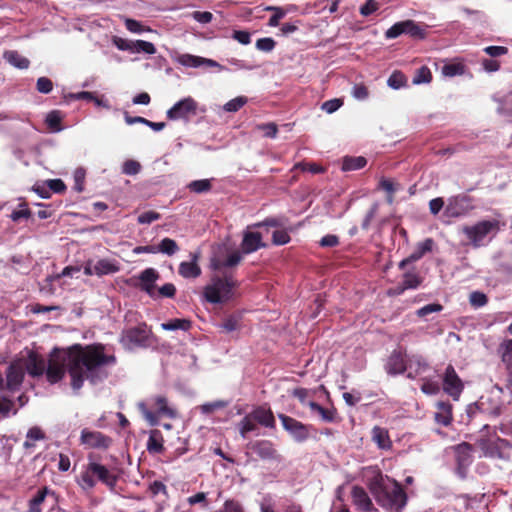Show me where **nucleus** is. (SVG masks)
Instances as JSON below:
<instances>
[{
  "label": "nucleus",
  "mask_w": 512,
  "mask_h": 512,
  "mask_svg": "<svg viewBox=\"0 0 512 512\" xmlns=\"http://www.w3.org/2000/svg\"><path fill=\"white\" fill-rule=\"evenodd\" d=\"M4 58L13 66L19 69H26L29 67L30 61L20 55L17 51L11 50L4 53Z\"/></svg>",
  "instance_id": "37"
},
{
  "label": "nucleus",
  "mask_w": 512,
  "mask_h": 512,
  "mask_svg": "<svg viewBox=\"0 0 512 512\" xmlns=\"http://www.w3.org/2000/svg\"><path fill=\"white\" fill-rule=\"evenodd\" d=\"M371 433L372 440L379 449L389 450L392 448V441L386 428L374 426Z\"/></svg>",
  "instance_id": "26"
},
{
  "label": "nucleus",
  "mask_w": 512,
  "mask_h": 512,
  "mask_svg": "<svg viewBox=\"0 0 512 512\" xmlns=\"http://www.w3.org/2000/svg\"><path fill=\"white\" fill-rule=\"evenodd\" d=\"M62 119L63 116L61 111L53 110L47 114L45 122L52 131L59 132L62 130Z\"/></svg>",
  "instance_id": "42"
},
{
  "label": "nucleus",
  "mask_w": 512,
  "mask_h": 512,
  "mask_svg": "<svg viewBox=\"0 0 512 512\" xmlns=\"http://www.w3.org/2000/svg\"><path fill=\"white\" fill-rule=\"evenodd\" d=\"M134 50L133 53H145V54H155L156 47L153 43L145 41V40H134Z\"/></svg>",
  "instance_id": "45"
},
{
  "label": "nucleus",
  "mask_w": 512,
  "mask_h": 512,
  "mask_svg": "<svg viewBox=\"0 0 512 512\" xmlns=\"http://www.w3.org/2000/svg\"><path fill=\"white\" fill-rule=\"evenodd\" d=\"M192 326V323L188 319H171L167 322L161 324L162 329L164 330H183L188 331Z\"/></svg>",
  "instance_id": "40"
},
{
  "label": "nucleus",
  "mask_w": 512,
  "mask_h": 512,
  "mask_svg": "<svg viewBox=\"0 0 512 512\" xmlns=\"http://www.w3.org/2000/svg\"><path fill=\"white\" fill-rule=\"evenodd\" d=\"M187 502L191 506L200 504L202 506V508H204V509L209 508V501L207 499V494L204 492H198V493L188 497Z\"/></svg>",
  "instance_id": "58"
},
{
  "label": "nucleus",
  "mask_w": 512,
  "mask_h": 512,
  "mask_svg": "<svg viewBox=\"0 0 512 512\" xmlns=\"http://www.w3.org/2000/svg\"><path fill=\"white\" fill-rule=\"evenodd\" d=\"M309 408L320 415L321 419L325 422H334L336 418V410L335 409H327L321 406L320 404L310 401L308 403Z\"/></svg>",
  "instance_id": "36"
},
{
  "label": "nucleus",
  "mask_w": 512,
  "mask_h": 512,
  "mask_svg": "<svg viewBox=\"0 0 512 512\" xmlns=\"http://www.w3.org/2000/svg\"><path fill=\"white\" fill-rule=\"evenodd\" d=\"M156 249L157 253L160 252L168 256H172L179 250V246L175 240L166 237L160 241L158 246H156Z\"/></svg>",
  "instance_id": "41"
},
{
  "label": "nucleus",
  "mask_w": 512,
  "mask_h": 512,
  "mask_svg": "<svg viewBox=\"0 0 512 512\" xmlns=\"http://www.w3.org/2000/svg\"><path fill=\"white\" fill-rule=\"evenodd\" d=\"M408 364L400 351H393L388 358L386 371L388 374L397 375L406 371Z\"/></svg>",
  "instance_id": "21"
},
{
  "label": "nucleus",
  "mask_w": 512,
  "mask_h": 512,
  "mask_svg": "<svg viewBox=\"0 0 512 512\" xmlns=\"http://www.w3.org/2000/svg\"><path fill=\"white\" fill-rule=\"evenodd\" d=\"M432 81V73L427 66H421L416 70L413 78L414 84L430 83Z\"/></svg>",
  "instance_id": "46"
},
{
  "label": "nucleus",
  "mask_w": 512,
  "mask_h": 512,
  "mask_svg": "<svg viewBox=\"0 0 512 512\" xmlns=\"http://www.w3.org/2000/svg\"><path fill=\"white\" fill-rule=\"evenodd\" d=\"M500 230V222L496 219L482 220L471 226H464L462 232L466 235L474 248L484 245L486 237H495Z\"/></svg>",
  "instance_id": "5"
},
{
  "label": "nucleus",
  "mask_w": 512,
  "mask_h": 512,
  "mask_svg": "<svg viewBox=\"0 0 512 512\" xmlns=\"http://www.w3.org/2000/svg\"><path fill=\"white\" fill-rule=\"evenodd\" d=\"M178 62L186 67H199L203 65V58L191 54H182L178 57Z\"/></svg>",
  "instance_id": "47"
},
{
  "label": "nucleus",
  "mask_w": 512,
  "mask_h": 512,
  "mask_svg": "<svg viewBox=\"0 0 512 512\" xmlns=\"http://www.w3.org/2000/svg\"><path fill=\"white\" fill-rule=\"evenodd\" d=\"M242 315L241 313H233L228 315L220 324L225 332L230 333L239 330L241 327Z\"/></svg>",
  "instance_id": "35"
},
{
  "label": "nucleus",
  "mask_w": 512,
  "mask_h": 512,
  "mask_svg": "<svg viewBox=\"0 0 512 512\" xmlns=\"http://www.w3.org/2000/svg\"><path fill=\"white\" fill-rule=\"evenodd\" d=\"M89 469L93 476L96 477L99 481L110 488H114L117 483V477L113 475L106 466L96 462H90Z\"/></svg>",
  "instance_id": "20"
},
{
  "label": "nucleus",
  "mask_w": 512,
  "mask_h": 512,
  "mask_svg": "<svg viewBox=\"0 0 512 512\" xmlns=\"http://www.w3.org/2000/svg\"><path fill=\"white\" fill-rule=\"evenodd\" d=\"M242 260L241 253L239 251H234L224 260H219L213 263V267L216 270H221L222 268H232L237 266Z\"/></svg>",
  "instance_id": "38"
},
{
  "label": "nucleus",
  "mask_w": 512,
  "mask_h": 512,
  "mask_svg": "<svg viewBox=\"0 0 512 512\" xmlns=\"http://www.w3.org/2000/svg\"><path fill=\"white\" fill-rule=\"evenodd\" d=\"M149 402L156 408V412L150 410L146 402H139L138 409L151 425L158 423L159 416H167L169 418L177 416L176 410L168 405V400L164 395L151 396Z\"/></svg>",
  "instance_id": "6"
},
{
  "label": "nucleus",
  "mask_w": 512,
  "mask_h": 512,
  "mask_svg": "<svg viewBox=\"0 0 512 512\" xmlns=\"http://www.w3.org/2000/svg\"><path fill=\"white\" fill-rule=\"evenodd\" d=\"M247 103V98L244 96H238L231 99L224 105V110L227 112H237Z\"/></svg>",
  "instance_id": "52"
},
{
  "label": "nucleus",
  "mask_w": 512,
  "mask_h": 512,
  "mask_svg": "<svg viewBox=\"0 0 512 512\" xmlns=\"http://www.w3.org/2000/svg\"><path fill=\"white\" fill-rule=\"evenodd\" d=\"M150 333L147 324L143 322L135 327L124 329L120 336V343L128 350L145 347L148 344Z\"/></svg>",
  "instance_id": "8"
},
{
  "label": "nucleus",
  "mask_w": 512,
  "mask_h": 512,
  "mask_svg": "<svg viewBox=\"0 0 512 512\" xmlns=\"http://www.w3.org/2000/svg\"><path fill=\"white\" fill-rule=\"evenodd\" d=\"M187 187L191 192L201 194L209 192L212 189V183L209 179L194 180Z\"/></svg>",
  "instance_id": "43"
},
{
  "label": "nucleus",
  "mask_w": 512,
  "mask_h": 512,
  "mask_svg": "<svg viewBox=\"0 0 512 512\" xmlns=\"http://www.w3.org/2000/svg\"><path fill=\"white\" fill-rule=\"evenodd\" d=\"M21 209L19 210H14L11 215H10V218L12 219V221L14 222H17L19 221L20 219L24 218V219H28L31 217L32 215V212L31 210L28 208V204L26 202H22L20 205Z\"/></svg>",
  "instance_id": "54"
},
{
  "label": "nucleus",
  "mask_w": 512,
  "mask_h": 512,
  "mask_svg": "<svg viewBox=\"0 0 512 512\" xmlns=\"http://www.w3.org/2000/svg\"><path fill=\"white\" fill-rule=\"evenodd\" d=\"M238 285V281L232 274L224 273L222 277L216 276L212 278V283L204 287L203 295L209 303H225L232 299L233 290Z\"/></svg>",
  "instance_id": "3"
},
{
  "label": "nucleus",
  "mask_w": 512,
  "mask_h": 512,
  "mask_svg": "<svg viewBox=\"0 0 512 512\" xmlns=\"http://www.w3.org/2000/svg\"><path fill=\"white\" fill-rule=\"evenodd\" d=\"M456 462V474L461 478L465 479L469 467L473 462V451L474 447L468 442H462L452 447Z\"/></svg>",
  "instance_id": "10"
},
{
  "label": "nucleus",
  "mask_w": 512,
  "mask_h": 512,
  "mask_svg": "<svg viewBox=\"0 0 512 512\" xmlns=\"http://www.w3.org/2000/svg\"><path fill=\"white\" fill-rule=\"evenodd\" d=\"M250 415L258 424L267 428H275V417L270 408L258 406L250 412Z\"/></svg>",
  "instance_id": "23"
},
{
  "label": "nucleus",
  "mask_w": 512,
  "mask_h": 512,
  "mask_svg": "<svg viewBox=\"0 0 512 512\" xmlns=\"http://www.w3.org/2000/svg\"><path fill=\"white\" fill-rule=\"evenodd\" d=\"M353 503L363 511H370L372 501L366 491L360 486H354L351 491Z\"/></svg>",
  "instance_id": "27"
},
{
  "label": "nucleus",
  "mask_w": 512,
  "mask_h": 512,
  "mask_svg": "<svg viewBox=\"0 0 512 512\" xmlns=\"http://www.w3.org/2000/svg\"><path fill=\"white\" fill-rule=\"evenodd\" d=\"M434 246V240L427 238L416 245L415 250L410 254V259L414 262L420 260L426 253L431 252Z\"/></svg>",
  "instance_id": "34"
},
{
  "label": "nucleus",
  "mask_w": 512,
  "mask_h": 512,
  "mask_svg": "<svg viewBox=\"0 0 512 512\" xmlns=\"http://www.w3.org/2000/svg\"><path fill=\"white\" fill-rule=\"evenodd\" d=\"M158 278L159 273L154 268H146L138 276L140 281L139 289L146 292L151 298L156 299L155 282Z\"/></svg>",
  "instance_id": "16"
},
{
  "label": "nucleus",
  "mask_w": 512,
  "mask_h": 512,
  "mask_svg": "<svg viewBox=\"0 0 512 512\" xmlns=\"http://www.w3.org/2000/svg\"><path fill=\"white\" fill-rule=\"evenodd\" d=\"M406 82L407 79L405 75L399 71L393 72L387 81L388 85L393 89H399L401 87H404L406 85Z\"/></svg>",
  "instance_id": "50"
},
{
  "label": "nucleus",
  "mask_w": 512,
  "mask_h": 512,
  "mask_svg": "<svg viewBox=\"0 0 512 512\" xmlns=\"http://www.w3.org/2000/svg\"><path fill=\"white\" fill-rule=\"evenodd\" d=\"M247 448L264 461L280 463L283 460L275 444L270 440H255L247 444Z\"/></svg>",
  "instance_id": "11"
},
{
  "label": "nucleus",
  "mask_w": 512,
  "mask_h": 512,
  "mask_svg": "<svg viewBox=\"0 0 512 512\" xmlns=\"http://www.w3.org/2000/svg\"><path fill=\"white\" fill-rule=\"evenodd\" d=\"M241 251L244 254H251L261 248H266V243L262 240L260 232L246 231L243 234L241 242Z\"/></svg>",
  "instance_id": "17"
},
{
  "label": "nucleus",
  "mask_w": 512,
  "mask_h": 512,
  "mask_svg": "<svg viewBox=\"0 0 512 512\" xmlns=\"http://www.w3.org/2000/svg\"><path fill=\"white\" fill-rule=\"evenodd\" d=\"M265 10L273 11L274 14L270 17L268 25L276 27L279 25V21L285 16L286 12L281 7L268 6Z\"/></svg>",
  "instance_id": "55"
},
{
  "label": "nucleus",
  "mask_w": 512,
  "mask_h": 512,
  "mask_svg": "<svg viewBox=\"0 0 512 512\" xmlns=\"http://www.w3.org/2000/svg\"><path fill=\"white\" fill-rule=\"evenodd\" d=\"M367 164V160L363 156H346L342 161V170L343 171H354L359 170L365 167Z\"/></svg>",
  "instance_id": "33"
},
{
  "label": "nucleus",
  "mask_w": 512,
  "mask_h": 512,
  "mask_svg": "<svg viewBox=\"0 0 512 512\" xmlns=\"http://www.w3.org/2000/svg\"><path fill=\"white\" fill-rule=\"evenodd\" d=\"M45 359L34 351H30L25 362V369L32 377H39L45 373Z\"/></svg>",
  "instance_id": "19"
},
{
  "label": "nucleus",
  "mask_w": 512,
  "mask_h": 512,
  "mask_svg": "<svg viewBox=\"0 0 512 512\" xmlns=\"http://www.w3.org/2000/svg\"><path fill=\"white\" fill-rule=\"evenodd\" d=\"M474 209V198L465 193H461L448 199L444 214L449 218H458L467 215Z\"/></svg>",
  "instance_id": "9"
},
{
  "label": "nucleus",
  "mask_w": 512,
  "mask_h": 512,
  "mask_svg": "<svg viewBox=\"0 0 512 512\" xmlns=\"http://www.w3.org/2000/svg\"><path fill=\"white\" fill-rule=\"evenodd\" d=\"M81 442L90 448L107 449L112 444V439L102 432L83 429L81 432Z\"/></svg>",
  "instance_id": "15"
},
{
  "label": "nucleus",
  "mask_w": 512,
  "mask_h": 512,
  "mask_svg": "<svg viewBox=\"0 0 512 512\" xmlns=\"http://www.w3.org/2000/svg\"><path fill=\"white\" fill-rule=\"evenodd\" d=\"M112 42L119 50L129 51V52L133 53L134 40H128V39H124V38H121L118 36H114L112 39Z\"/></svg>",
  "instance_id": "59"
},
{
  "label": "nucleus",
  "mask_w": 512,
  "mask_h": 512,
  "mask_svg": "<svg viewBox=\"0 0 512 512\" xmlns=\"http://www.w3.org/2000/svg\"><path fill=\"white\" fill-rule=\"evenodd\" d=\"M196 112L197 102L193 98L187 97L178 101L167 111V118L169 120H188L190 116L196 115Z\"/></svg>",
  "instance_id": "14"
},
{
  "label": "nucleus",
  "mask_w": 512,
  "mask_h": 512,
  "mask_svg": "<svg viewBox=\"0 0 512 512\" xmlns=\"http://www.w3.org/2000/svg\"><path fill=\"white\" fill-rule=\"evenodd\" d=\"M434 420L437 424L448 427L452 424L453 405L449 401H438L435 405Z\"/></svg>",
  "instance_id": "18"
},
{
  "label": "nucleus",
  "mask_w": 512,
  "mask_h": 512,
  "mask_svg": "<svg viewBox=\"0 0 512 512\" xmlns=\"http://www.w3.org/2000/svg\"><path fill=\"white\" fill-rule=\"evenodd\" d=\"M428 26L417 23L414 20H404L393 24L386 32L387 39H395L402 34H407L415 40H424L427 37Z\"/></svg>",
  "instance_id": "7"
},
{
  "label": "nucleus",
  "mask_w": 512,
  "mask_h": 512,
  "mask_svg": "<svg viewBox=\"0 0 512 512\" xmlns=\"http://www.w3.org/2000/svg\"><path fill=\"white\" fill-rule=\"evenodd\" d=\"M141 164L133 159L126 160L122 165V173L125 175H137L141 171Z\"/></svg>",
  "instance_id": "51"
},
{
  "label": "nucleus",
  "mask_w": 512,
  "mask_h": 512,
  "mask_svg": "<svg viewBox=\"0 0 512 512\" xmlns=\"http://www.w3.org/2000/svg\"><path fill=\"white\" fill-rule=\"evenodd\" d=\"M408 367L413 369L415 367V373H421L428 368V363L422 356H412L409 359Z\"/></svg>",
  "instance_id": "53"
},
{
  "label": "nucleus",
  "mask_w": 512,
  "mask_h": 512,
  "mask_svg": "<svg viewBox=\"0 0 512 512\" xmlns=\"http://www.w3.org/2000/svg\"><path fill=\"white\" fill-rule=\"evenodd\" d=\"M26 438L23 446L26 449H30L35 447V441L44 440L46 435L40 427L34 426L28 430Z\"/></svg>",
  "instance_id": "39"
},
{
  "label": "nucleus",
  "mask_w": 512,
  "mask_h": 512,
  "mask_svg": "<svg viewBox=\"0 0 512 512\" xmlns=\"http://www.w3.org/2000/svg\"><path fill=\"white\" fill-rule=\"evenodd\" d=\"M161 218V214L156 211H146L138 216L139 224H151Z\"/></svg>",
  "instance_id": "62"
},
{
  "label": "nucleus",
  "mask_w": 512,
  "mask_h": 512,
  "mask_svg": "<svg viewBox=\"0 0 512 512\" xmlns=\"http://www.w3.org/2000/svg\"><path fill=\"white\" fill-rule=\"evenodd\" d=\"M500 350L502 351L501 359L507 374V387L512 389V339L505 340L500 345Z\"/></svg>",
  "instance_id": "22"
},
{
  "label": "nucleus",
  "mask_w": 512,
  "mask_h": 512,
  "mask_svg": "<svg viewBox=\"0 0 512 512\" xmlns=\"http://www.w3.org/2000/svg\"><path fill=\"white\" fill-rule=\"evenodd\" d=\"M164 439L160 430L153 429L149 433L147 450L149 453L160 454L164 451Z\"/></svg>",
  "instance_id": "31"
},
{
  "label": "nucleus",
  "mask_w": 512,
  "mask_h": 512,
  "mask_svg": "<svg viewBox=\"0 0 512 512\" xmlns=\"http://www.w3.org/2000/svg\"><path fill=\"white\" fill-rule=\"evenodd\" d=\"M497 111L499 114L512 116V91L499 100Z\"/></svg>",
  "instance_id": "48"
},
{
  "label": "nucleus",
  "mask_w": 512,
  "mask_h": 512,
  "mask_svg": "<svg viewBox=\"0 0 512 512\" xmlns=\"http://www.w3.org/2000/svg\"><path fill=\"white\" fill-rule=\"evenodd\" d=\"M36 88L38 92L48 94L53 89V82L47 77H40L37 80Z\"/></svg>",
  "instance_id": "64"
},
{
  "label": "nucleus",
  "mask_w": 512,
  "mask_h": 512,
  "mask_svg": "<svg viewBox=\"0 0 512 512\" xmlns=\"http://www.w3.org/2000/svg\"><path fill=\"white\" fill-rule=\"evenodd\" d=\"M297 169H300L301 171H309L313 174H319V173H323L325 171V169L316 164V163H304V162H299V163H296L292 170H297Z\"/></svg>",
  "instance_id": "56"
},
{
  "label": "nucleus",
  "mask_w": 512,
  "mask_h": 512,
  "mask_svg": "<svg viewBox=\"0 0 512 512\" xmlns=\"http://www.w3.org/2000/svg\"><path fill=\"white\" fill-rule=\"evenodd\" d=\"M283 428L291 435L296 442H304L310 437V431L313 428L312 425H306L302 422L287 416L285 414L278 415Z\"/></svg>",
  "instance_id": "12"
},
{
  "label": "nucleus",
  "mask_w": 512,
  "mask_h": 512,
  "mask_svg": "<svg viewBox=\"0 0 512 512\" xmlns=\"http://www.w3.org/2000/svg\"><path fill=\"white\" fill-rule=\"evenodd\" d=\"M476 445L482 451V456L491 459L510 461L512 458V443L504 438L481 437L477 439Z\"/></svg>",
  "instance_id": "4"
},
{
  "label": "nucleus",
  "mask_w": 512,
  "mask_h": 512,
  "mask_svg": "<svg viewBox=\"0 0 512 512\" xmlns=\"http://www.w3.org/2000/svg\"><path fill=\"white\" fill-rule=\"evenodd\" d=\"M24 379V369L19 364H11L6 373V385L9 390H15Z\"/></svg>",
  "instance_id": "24"
},
{
  "label": "nucleus",
  "mask_w": 512,
  "mask_h": 512,
  "mask_svg": "<svg viewBox=\"0 0 512 512\" xmlns=\"http://www.w3.org/2000/svg\"><path fill=\"white\" fill-rule=\"evenodd\" d=\"M78 484L83 489H92L96 485L94 476L89 469V464L87 465L86 470L81 473L80 480L78 481Z\"/></svg>",
  "instance_id": "49"
},
{
  "label": "nucleus",
  "mask_w": 512,
  "mask_h": 512,
  "mask_svg": "<svg viewBox=\"0 0 512 512\" xmlns=\"http://www.w3.org/2000/svg\"><path fill=\"white\" fill-rule=\"evenodd\" d=\"M53 495L54 492L51 491L47 486L40 488L36 494L29 499L27 503V512H42V505L48 495Z\"/></svg>",
  "instance_id": "25"
},
{
  "label": "nucleus",
  "mask_w": 512,
  "mask_h": 512,
  "mask_svg": "<svg viewBox=\"0 0 512 512\" xmlns=\"http://www.w3.org/2000/svg\"><path fill=\"white\" fill-rule=\"evenodd\" d=\"M256 421L247 414L239 423V432L243 438H246L249 432L255 431L257 428Z\"/></svg>",
  "instance_id": "44"
},
{
  "label": "nucleus",
  "mask_w": 512,
  "mask_h": 512,
  "mask_svg": "<svg viewBox=\"0 0 512 512\" xmlns=\"http://www.w3.org/2000/svg\"><path fill=\"white\" fill-rule=\"evenodd\" d=\"M276 42L270 37L260 38L256 41V48L263 52H270L274 49Z\"/></svg>",
  "instance_id": "63"
},
{
  "label": "nucleus",
  "mask_w": 512,
  "mask_h": 512,
  "mask_svg": "<svg viewBox=\"0 0 512 512\" xmlns=\"http://www.w3.org/2000/svg\"><path fill=\"white\" fill-rule=\"evenodd\" d=\"M466 65L460 59H454L453 61L445 63L441 68V73L445 77L461 76L466 72Z\"/></svg>",
  "instance_id": "30"
},
{
  "label": "nucleus",
  "mask_w": 512,
  "mask_h": 512,
  "mask_svg": "<svg viewBox=\"0 0 512 512\" xmlns=\"http://www.w3.org/2000/svg\"><path fill=\"white\" fill-rule=\"evenodd\" d=\"M464 389V384L458 374L456 373L454 367L449 364L443 375V390L449 396L453 398V400L457 401L460 398V395Z\"/></svg>",
  "instance_id": "13"
},
{
  "label": "nucleus",
  "mask_w": 512,
  "mask_h": 512,
  "mask_svg": "<svg viewBox=\"0 0 512 512\" xmlns=\"http://www.w3.org/2000/svg\"><path fill=\"white\" fill-rule=\"evenodd\" d=\"M471 306L475 308L483 307L488 303V297L480 291H474L469 296Z\"/></svg>",
  "instance_id": "57"
},
{
  "label": "nucleus",
  "mask_w": 512,
  "mask_h": 512,
  "mask_svg": "<svg viewBox=\"0 0 512 512\" xmlns=\"http://www.w3.org/2000/svg\"><path fill=\"white\" fill-rule=\"evenodd\" d=\"M422 282L421 277L415 272H406L403 275L401 285L397 288V293L401 294L407 289H416Z\"/></svg>",
  "instance_id": "32"
},
{
  "label": "nucleus",
  "mask_w": 512,
  "mask_h": 512,
  "mask_svg": "<svg viewBox=\"0 0 512 512\" xmlns=\"http://www.w3.org/2000/svg\"><path fill=\"white\" fill-rule=\"evenodd\" d=\"M104 350L103 344H74L66 350L55 348L45 368L47 381L51 384L59 382L66 371L74 390L82 388L85 380L92 384L104 380L108 373L103 372L102 367L117 362L115 355H106Z\"/></svg>",
  "instance_id": "1"
},
{
  "label": "nucleus",
  "mask_w": 512,
  "mask_h": 512,
  "mask_svg": "<svg viewBox=\"0 0 512 512\" xmlns=\"http://www.w3.org/2000/svg\"><path fill=\"white\" fill-rule=\"evenodd\" d=\"M369 490L376 502L388 512H402L407 504V494L399 482L381 473L369 482Z\"/></svg>",
  "instance_id": "2"
},
{
  "label": "nucleus",
  "mask_w": 512,
  "mask_h": 512,
  "mask_svg": "<svg viewBox=\"0 0 512 512\" xmlns=\"http://www.w3.org/2000/svg\"><path fill=\"white\" fill-rule=\"evenodd\" d=\"M119 265L115 260L100 259L93 265V272L97 276L114 274L119 271Z\"/></svg>",
  "instance_id": "29"
},
{
  "label": "nucleus",
  "mask_w": 512,
  "mask_h": 512,
  "mask_svg": "<svg viewBox=\"0 0 512 512\" xmlns=\"http://www.w3.org/2000/svg\"><path fill=\"white\" fill-rule=\"evenodd\" d=\"M197 255H193V260L190 262L183 261L179 264L178 273L183 278H197L201 275V268L197 264Z\"/></svg>",
  "instance_id": "28"
},
{
  "label": "nucleus",
  "mask_w": 512,
  "mask_h": 512,
  "mask_svg": "<svg viewBox=\"0 0 512 512\" xmlns=\"http://www.w3.org/2000/svg\"><path fill=\"white\" fill-rule=\"evenodd\" d=\"M291 240L290 235L285 230H276L272 234V242L274 245H285Z\"/></svg>",
  "instance_id": "61"
},
{
  "label": "nucleus",
  "mask_w": 512,
  "mask_h": 512,
  "mask_svg": "<svg viewBox=\"0 0 512 512\" xmlns=\"http://www.w3.org/2000/svg\"><path fill=\"white\" fill-rule=\"evenodd\" d=\"M176 294V287L173 283H166L156 291V298H173Z\"/></svg>",
  "instance_id": "60"
}]
</instances>
